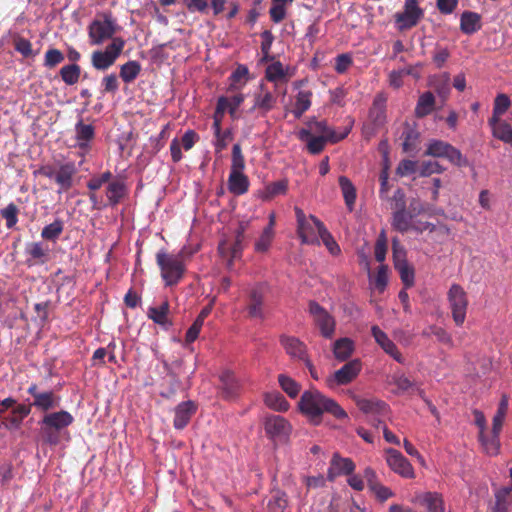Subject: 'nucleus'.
<instances>
[{
    "label": "nucleus",
    "mask_w": 512,
    "mask_h": 512,
    "mask_svg": "<svg viewBox=\"0 0 512 512\" xmlns=\"http://www.w3.org/2000/svg\"><path fill=\"white\" fill-rule=\"evenodd\" d=\"M500 434H493L491 437H488L485 432L483 434H479V440L488 455L495 456L499 453L500 450Z\"/></svg>",
    "instance_id": "a18cd8bd"
},
{
    "label": "nucleus",
    "mask_w": 512,
    "mask_h": 512,
    "mask_svg": "<svg viewBox=\"0 0 512 512\" xmlns=\"http://www.w3.org/2000/svg\"><path fill=\"white\" fill-rule=\"evenodd\" d=\"M81 74L80 66L77 64L65 65L60 69V76L67 85H74L78 82Z\"/></svg>",
    "instance_id": "de8ad7c7"
},
{
    "label": "nucleus",
    "mask_w": 512,
    "mask_h": 512,
    "mask_svg": "<svg viewBox=\"0 0 512 512\" xmlns=\"http://www.w3.org/2000/svg\"><path fill=\"white\" fill-rule=\"evenodd\" d=\"M125 40L116 37L105 47L98 49L91 54V65L95 70L106 71L112 67L123 52Z\"/></svg>",
    "instance_id": "423d86ee"
},
{
    "label": "nucleus",
    "mask_w": 512,
    "mask_h": 512,
    "mask_svg": "<svg viewBox=\"0 0 512 512\" xmlns=\"http://www.w3.org/2000/svg\"><path fill=\"white\" fill-rule=\"evenodd\" d=\"M416 501L424 506L428 512H443L442 496L436 492H425L416 496Z\"/></svg>",
    "instance_id": "a878e982"
},
{
    "label": "nucleus",
    "mask_w": 512,
    "mask_h": 512,
    "mask_svg": "<svg viewBox=\"0 0 512 512\" xmlns=\"http://www.w3.org/2000/svg\"><path fill=\"white\" fill-rule=\"evenodd\" d=\"M319 239H321L322 243L325 245L331 255L337 256L340 254L341 249L339 245L326 228H322V233L319 235Z\"/></svg>",
    "instance_id": "6e6d98bb"
},
{
    "label": "nucleus",
    "mask_w": 512,
    "mask_h": 512,
    "mask_svg": "<svg viewBox=\"0 0 512 512\" xmlns=\"http://www.w3.org/2000/svg\"><path fill=\"white\" fill-rule=\"evenodd\" d=\"M141 72V64L136 60H129L120 66L119 76L126 84L132 83Z\"/></svg>",
    "instance_id": "4c0bfd02"
},
{
    "label": "nucleus",
    "mask_w": 512,
    "mask_h": 512,
    "mask_svg": "<svg viewBox=\"0 0 512 512\" xmlns=\"http://www.w3.org/2000/svg\"><path fill=\"white\" fill-rule=\"evenodd\" d=\"M104 93L115 94L119 90V81L115 73L104 76L101 80Z\"/></svg>",
    "instance_id": "e2e57ef3"
},
{
    "label": "nucleus",
    "mask_w": 512,
    "mask_h": 512,
    "mask_svg": "<svg viewBox=\"0 0 512 512\" xmlns=\"http://www.w3.org/2000/svg\"><path fill=\"white\" fill-rule=\"evenodd\" d=\"M447 299L449 307L452 312V318L457 326H461L466 319V312L468 306L467 294L464 289L458 284H452L448 293Z\"/></svg>",
    "instance_id": "6e6552de"
},
{
    "label": "nucleus",
    "mask_w": 512,
    "mask_h": 512,
    "mask_svg": "<svg viewBox=\"0 0 512 512\" xmlns=\"http://www.w3.org/2000/svg\"><path fill=\"white\" fill-rule=\"evenodd\" d=\"M265 404L276 411H287L289 403L285 397L278 391L268 392L265 395Z\"/></svg>",
    "instance_id": "c03bdc74"
},
{
    "label": "nucleus",
    "mask_w": 512,
    "mask_h": 512,
    "mask_svg": "<svg viewBox=\"0 0 512 512\" xmlns=\"http://www.w3.org/2000/svg\"><path fill=\"white\" fill-rule=\"evenodd\" d=\"M435 103L434 95L431 92L423 93L417 102L415 114L417 117H424L430 114L433 110Z\"/></svg>",
    "instance_id": "37998d69"
},
{
    "label": "nucleus",
    "mask_w": 512,
    "mask_h": 512,
    "mask_svg": "<svg viewBox=\"0 0 512 512\" xmlns=\"http://www.w3.org/2000/svg\"><path fill=\"white\" fill-rule=\"evenodd\" d=\"M58 403L59 398L52 391L41 392L35 395V400L33 401V405L42 411L52 409L58 406Z\"/></svg>",
    "instance_id": "ea45409f"
},
{
    "label": "nucleus",
    "mask_w": 512,
    "mask_h": 512,
    "mask_svg": "<svg viewBox=\"0 0 512 512\" xmlns=\"http://www.w3.org/2000/svg\"><path fill=\"white\" fill-rule=\"evenodd\" d=\"M95 136V127L92 124L84 123L83 118L80 117L74 126V147L82 153H87L91 149Z\"/></svg>",
    "instance_id": "4468645a"
},
{
    "label": "nucleus",
    "mask_w": 512,
    "mask_h": 512,
    "mask_svg": "<svg viewBox=\"0 0 512 512\" xmlns=\"http://www.w3.org/2000/svg\"><path fill=\"white\" fill-rule=\"evenodd\" d=\"M128 193L127 185L123 179H113L105 189L107 207H116Z\"/></svg>",
    "instance_id": "6ab92c4d"
},
{
    "label": "nucleus",
    "mask_w": 512,
    "mask_h": 512,
    "mask_svg": "<svg viewBox=\"0 0 512 512\" xmlns=\"http://www.w3.org/2000/svg\"><path fill=\"white\" fill-rule=\"evenodd\" d=\"M63 228V222L60 219H56L42 229L41 237L45 240L55 241L62 233Z\"/></svg>",
    "instance_id": "8fccbe9b"
},
{
    "label": "nucleus",
    "mask_w": 512,
    "mask_h": 512,
    "mask_svg": "<svg viewBox=\"0 0 512 512\" xmlns=\"http://www.w3.org/2000/svg\"><path fill=\"white\" fill-rule=\"evenodd\" d=\"M277 97L273 92L268 90L266 86L261 83L259 92L254 94V104L252 110H259L262 115L270 112L276 105Z\"/></svg>",
    "instance_id": "f3484780"
},
{
    "label": "nucleus",
    "mask_w": 512,
    "mask_h": 512,
    "mask_svg": "<svg viewBox=\"0 0 512 512\" xmlns=\"http://www.w3.org/2000/svg\"><path fill=\"white\" fill-rule=\"evenodd\" d=\"M412 215L406 211V209H398L393 213L392 226L397 231L404 233L407 232L411 227Z\"/></svg>",
    "instance_id": "a19ab883"
},
{
    "label": "nucleus",
    "mask_w": 512,
    "mask_h": 512,
    "mask_svg": "<svg viewBox=\"0 0 512 512\" xmlns=\"http://www.w3.org/2000/svg\"><path fill=\"white\" fill-rule=\"evenodd\" d=\"M73 421V416L65 410L46 414L41 421L45 441L50 445H57L60 435Z\"/></svg>",
    "instance_id": "20e7f679"
},
{
    "label": "nucleus",
    "mask_w": 512,
    "mask_h": 512,
    "mask_svg": "<svg viewBox=\"0 0 512 512\" xmlns=\"http://www.w3.org/2000/svg\"><path fill=\"white\" fill-rule=\"evenodd\" d=\"M355 344L352 339L343 337L336 340L333 344V354L339 361L347 360L353 353Z\"/></svg>",
    "instance_id": "473e14b6"
},
{
    "label": "nucleus",
    "mask_w": 512,
    "mask_h": 512,
    "mask_svg": "<svg viewBox=\"0 0 512 512\" xmlns=\"http://www.w3.org/2000/svg\"><path fill=\"white\" fill-rule=\"evenodd\" d=\"M168 313L169 303L167 301H164L159 306L149 307L147 311V316L154 323L164 328H169L171 326V322L168 319Z\"/></svg>",
    "instance_id": "cd10ccee"
},
{
    "label": "nucleus",
    "mask_w": 512,
    "mask_h": 512,
    "mask_svg": "<svg viewBox=\"0 0 512 512\" xmlns=\"http://www.w3.org/2000/svg\"><path fill=\"white\" fill-rule=\"evenodd\" d=\"M312 92L310 90H299L295 96L292 110L295 118L299 119L311 107Z\"/></svg>",
    "instance_id": "f704fd0d"
},
{
    "label": "nucleus",
    "mask_w": 512,
    "mask_h": 512,
    "mask_svg": "<svg viewBox=\"0 0 512 512\" xmlns=\"http://www.w3.org/2000/svg\"><path fill=\"white\" fill-rule=\"evenodd\" d=\"M285 76V71L281 62L277 61L270 64L265 71V77L268 81L276 82Z\"/></svg>",
    "instance_id": "bf43d9fd"
},
{
    "label": "nucleus",
    "mask_w": 512,
    "mask_h": 512,
    "mask_svg": "<svg viewBox=\"0 0 512 512\" xmlns=\"http://www.w3.org/2000/svg\"><path fill=\"white\" fill-rule=\"evenodd\" d=\"M425 335H433L436 337V339L444 344L451 345L452 344V338L451 335L443 328L432 326L429 328L428 331L424 332Z\"/></svg>",
    "instance_id": "338daca9"
},
{
    "label": "nucleus",
    "mask_w": 512,
    "mask_h": 512,
    "mask_svg": "<svg viewBox=\"0 0 512 512\" xmlns=\"http://www.w3.org/2000/svg\"><path fill=\"white\" fill-rule=\"evenodd\" d=\"M195 412V405L192 401H185L175 408L173 425L176 429H183L190 421Z\"/></svg>",
    "instance_id": "b1692460"
},
{
    "label": "nucleus",
    "mask_w": 512,
    "mask_h": 512,
    "mask_svg": "<svg viewBox=\"0 0 512 512\" xmlns=\"http://www.w3.org/2000/svg\"><path fill=\"white\" fill-rule=\"evenodd\" d=\"M386 462L389 468L403 478L412 479L415 477L414 469L407 458L398 450L389 448L386 450Z\"/></svg>",
    "instance_id": "ddd939ff"
},
{
    "label": "nucleus",
    "mask_w": 512,
    "mask_h": 512,
    "mask_svg": "<svg viewBox=\"0 0 512 512\" xmlns=\"http://www.w3.org/2000/svg\"><path fill=\"white\" fill-rule=\"evenodd\" d=\"M401 137L403 139L402 148L404 152L409 153L416 149L419 140V133L415 129L407 127L402 132Z\"/></svg>",
    "instance_id": "09e8293b"
},
{
    "label": "nucleus",
    "mask_w": 512,
    "mask_h": 512,
    "mask_svg": "<svg viewBox=\"0 0 512 512\" xmlns=\"http://www.w3.org/2000/svg\"><path fill=\"white\" fill-rule=\"evenodd\" d=\"M2 217L6 220V227L8 229L13 228L18 222V208L14 203L8 204L4 209L1 210Z\"/></svg>",
    "instance_id": "13d9d810"
},
{
    "label": "nucleus",
    "mask_w": 512,
    "mask_h": 512,
    "mask_svg": "<svg viewBox=\"0 0 512 512\" xmlns=\"http://www.w3.org/2000/svg\"><path fill=\"white\" fill-rule=\"evenodd\" d=\"M264 429L270 439L274 441H285L288 439L292 427L284 417L280 415H270L265 419Z\"/></svg>",
    "instance_id": "f8f14e48"
},
{
    "label": "nucleus",
    "mask_w": 512,
    "mask_h": 512,
    "mask_svg": "<svg viewBox=\"0 0 512 512\" xmlns=\"http://www.w3.org/2000/svg\"><path fill=\"white\" fill-rule=\"evenodd\" d=\"M279 384L281 388L291 397L295 398L300 392V385L292 378L286 375H279Z\"/></svg>",
    "instance_id": "864d4df0"
},
{
    "label": "nucleus",
    "mask_w": 512,
    "mask_h": 512,
    "mask_svg": "<svg viewBox=\"0 0 512 512\" xmlns=\"http://www.w3.org/2000/svg\"><path fill=\"white\" fill-rule=\"evenodd\" d=\"M386 252H387V239L385 236V232L382 231L377 238L376 244H375V259L378 262H383L386 258Z\"/></svg>",
    "instance_id": "69168bd1"
},
{
    "label": "nucleus",
    "mask_w": 512,
    "mask_h": 512,
    "mask_svg": "<svg viewBox=\"0 0 512 512\" xmlns=\"http://www.w3.org/2000/svg\"><path fill=\"white\" fill-rule=\"evenodd\" d=\"M117 30V21L110 12L99 14L87 27L89 44L100 46L108 40L112 41Z\"/></svg>",
    "instance_id": "f03ea898"
},
{
    "label": "nucleus",
    "mask_w": 512,
    "mask_h": 512,
    "mask_svg": "<svg viewBox=\"0 0 512 512\" xmlns=\"http://www.w3.org/2000/svg\"><path fill=\"white\" fill-rule=\"evenodd\" d=\"M309 130L321 133L320 136H324L329 139L330 142L335 143L344 139L350 133L351 126L346 127L343 132L337 133L327 125L326 121H314L313 123H310Z\"/></svg>",
    "instance_id": "5701e85b"
},
{
    "label": "nucleus",
    "mask_w": 512,
    "mask_h": 512,
    "mask_svg": "<svg viewBox=\"0 0 512 512\" xmlns=\"http://www.w3.org/2000/svg\"><path fill=\"white\" fill-rule=\"evenodd\" d=\"M156 262L166 286L177 284L183 277L185 265L181 254L167 253L160 250L156 254Z\"/></svg>",
    "instance_id": "7ed1b4c3"
},
{
    "label": "nucleus",
    "mask_w": 512,
    "mask_h": 512,
    "mask_svg": "<svg viewBox=\"0 0 512 512\" xmlns=\"http://www.w3.org/2000/svg\"><path fill=\"white\" fill-rule=\"evenodd\" d=\"M220 381L222 383V389L226 398H233L237 395L240 383L235 374L232 371L225 370L220 376Z\"/></svg>",
    "instance_id": "7c9ffc66"
},
{
    "label": "nucleus",
    "mask_w": 512,
    "mask_h": 512,
    "mask_svg": "<svg viewBox=\"0 0 512 512\" xmlns=\"http://www.w3.org/2000/svg\"><path fill=\"white\" fill-rule=\"evenodd\" d=\"M423 17V10L418 5V0H405L404 11L395 14V24L400 30H407L417 25Z\"/></svg>",
    "instance_id": "9d476101"
},
{
    "label": "nucleus",
    "mask_w": 512,
    "mask_h": 512,
    "mask_svg": "<svg viewBox=\"0 0 512 512\" xmlns=\"http://www.w3.org/2000/svg\"><path fill=\"white\" fill-rule=\"evenodd\" d=\"M309 313L313 317L315 325L319 328L320 334L326 339H331L336 328L334 317L315 301L309 303Z\"/></svg>",
    "instance_id": "1a4fd4ad"
},
{
    "label": "nucleus",
    "mask_w": 512,
    "mask_h": 512,
    "mask_svg": "<svg viewBox=\"0 0 512 512\" xmlns=\"http://www.w3.org/2000/svg\"><path fill=\"white\" fill-rule=\"evenodd\" d=\"M272 6L270 7V18L274 23L282 22L287 15V6L291 5L294 0H271Z\"/></svg>",
    "instance_id": "79ce46f5"
},
{
    "label": "nucleus",
    "mask_w": 512,
    "mask_h": 512,
    "mask_svg": "<svg viewBox=\"0 0 512 512\" xmlns=\"http://www.w3.org/2000/svg\"><path fill=\"white\" fill-rule=\"evenodd\" d=\"M356 405L367 415L385 416L388 413V405L381 400L356 398Z\"/></svg>",
    "instance_id": "aec40b11"
},
{
    "label": "nucleus",
    "mask_w": 512,
    "mask_h": 512,
    "mask_svg": "<svg viewBox=\"0 0 512 512\" xmlns=\"http://www.w3.org/2000/svg\"><path fill=\"white\" fill-rule=\"evenodd\" d=\"M355 469V464L350 458H343L335 454L328 469V478L333 480L341 474L349 475Z\"/></svg>",
    "instance_id": "412c9836"
},
{
    "label": "nucleus",
    "mask_w": 512,
    "mask_h": 512,
    "mask_svg": "<svg viewBox=\"0 0 512 512\" xmlns=\"http://www.w3.org/2000/svg\"><path fill=\"white\" fill-rule=\"evenodd\" d=\"M386 97L378 94L373 100L372 107L369 110V120L375 128L381 127L386 121Z\"/></svg>",
    "instance_id": "4be33fe9"
},
{
    "label": "nucleus",
    "mask_w": 512,
    "mask_h": 512,
    "mask_svg": "<svg viewBox=\"0 0 512 512\" xmlns=\"http://www.w3.org/2000/svg\"><path fill=\"white\" fill-rule=\"evenodd\" d=\"M360 371L361 362L358 359L351 360L327 378V385L330 388H334L339 385H346L352 382L358 376Z\"/></svg>",
    "instance_id": "9b49d317"
},
{
    "label": "nucleus",
    "mask_w": 512,
    "mask_h": 512,
    "mask_svg": "<svg viewBox=\"0 0 512 512\" xmlns=\"http://www.w3.org/2000/svg\"><path fill=\"white\" fill-rule=\"evenodd\" d=\"M249 184V179L243 172H230L228 189L233 195L240 196L245 194L249 189Z\"/></svg>",
    "instance_id": "c85d7f7f"
},
{
    "label": "nucleus",
    "mask_w": 512,
    "mask_h": 512,
    "mask_svg": "<svg viewBox=\"0 0 512 512\" xmlns=\"http://www.w3.org/2000/svg\"><path fill=\"white\" fill-rule=\"evenodd\" d=\"M273 237L274 232H270V228H264L259 239L255 242V251L260 253L266 252L271 245Z\"/></svg>",
    "instance_id": "052dcab7"
},
{
    "label": "nucleus",
    "mask_w": 512,
    "mask_h": 512,
    "mask_svg": "<svg viewBox=\"0 0 512 512\" xmlns=\"http://www.w3.org/2000/svg\"><path fill=\"white\" fill-rule=\"evenodd\" d=\"M371 333L376 343L384 350L385 353L391 356L398 363H405V358L398 351L396 344L384 331H382L378 326H372Z\"/></svg>",
    "instance_id": "2eb2a0df"
},
{
    "label": "nucleus",
    "mask_w": 512,
    "mask_h": 512,
    "mask_svg": "<svg viewBox=\"0 0 512 512\" xmlns=\"http://www.w3.org/2000/svg\"><path fill=\"white\" fill-rule=\"evenodd\" d=\"M65 57L64 54L56 49V48H50L46 51L44 56V66L46 68H53L56 65L62 63L64 61Z\"/></svg>",
    "instance_id": "4d7b16f0"
},
{
    "label": "nucleus",
    "mask_w": 512,
    "mask_h": 512,
    "mask_svg": "<svg viewBox=\"0 0 512 512\" xmlns=\"http://www.w3.org/2000/svg\"><path fill=\"white\" fill-rule=\"evenodd\" d=\"M460 29L467 35L474 34L481 29V17L478 13L465 11L460 18Z\"/></svg>",
    "instance_id": "c756f323"
},
{
    "label": "nucleus",
    "mask_w": 512,
    "mask_h": 512,
    "mask_svg": "<svg viewBox=\"0 0 512 512\" xmlns=\"http://www.w3.org/2000/svg\"><path fill=\"white\" fill-rule=\"evenodd\" d=\"M288 189V182L287 180H279L276 182H272L267 184L263 190L260 191L259 197L263 201H270L274 197L278 195H284L286 194Z\"/></svg>",
    "instance_id": "72a5a7b5"
},
{
    "label": "nucleus",
    "mask_w": 512,
    "mask_h": 512,
    "mask_svg": "<svg viewBox=\"0 0 512 512\" xmlns=\"http://www.w3.org/2000/svg\"><path fill=\"white\" fill-rule=\"evenodd\" d=\"M243 101V94H236L231 98L221 96L217 100L216 113H220V115H223L225 111L228 110L230 115L234 116L236 110L243 103Z\"/></svg>",
    "instance_id": "2f4dec72"
},
{
    "label": "nucleus",
    "mask_w": 512,
    "mask_h": 512,
    "mask_svg": "<svg viewBox=\"0 0 512 512\" xmlns=\"http://www.w3.org/2000/svg\"><path fill=\"white\" fill-rule=\"evenodd\" d=\"M392 254H393V262L394 266L400 263H407L406 260V250L400 244L397 238H393L392 240Z\"/></svg>",
    "instance_id": "0e129e2a"
},
{
    "label": "nucleus",
    "mask_w": 512,
    "mask_h": 512,
    "mask_svg": "<svg viewBox=\"0 0 512 512\" xmlns=\"http://www.w3.org/2000/svg\"><path fill=\"white\" fill-rule=\"evenodd\" d=\"M390 383L396 386L395 394H404L416 387V383L400 371H395L391 376Z\"/></svg>",
    "instance_id": "58836bf2"
},
{
    "label": "nucleus",
    "mask_w": 512,
    "mask_h": 512,
    "mask_svg": "<svg viewBox=\"0 0 512 512\" xmlns=\"http://www.w3.org/2000/svg\"><path fill=\"white\" fill-rule=\"evenodd\" d=\"M295 216L297 220V233L303 244H320L319 235L322 228H326L324 224L315 216H307L304 211L295 207Z\"/></svg>",
    "instance_id": "39448f33"
},
{
    "label": "nucleus",
    "mask_w": 512,
    "mask_h": 512,
    "mask_svg": "<svg viewBox=\"0 0 512 512\" xmlns=\"http://www.w3.org/2000/svg\"><path fill=\"white\" fill-rule=\"evenodd\" d=\"M49 249L41 242L30 243L26 247V253L34 260L45 262Z\"/></svg>",
    "instance_id": "3c124183"
},
{
    "label": "nucleus",
    "mask_w": 512,
    "mask_h": 512,
    "mask_svg": "<svg viewBox=\"0 0 512 512\" xmlns=\"http://www.w3.org/2000/svg\"><path fill=\"white\" fill-rule=\"evenodd\" d=\"M339 186L341 188L343 198L347 209L352 212L356 201V189L353 183L346 176H340Z\"/></svg>",
    "instance_id": "c9c22d12"
},
{
    "label": "nucleus",
    "mask_w": 512,
    "mask_h": 512,
    "mask_svg": "<svg viewBox=\"0 0 512 512\" xmlns=\"http://www.w3.org/2000/svg\"><path fill=\"white\" fill-rule=\"evenodd\" d=\"M488 124L491 127L492 134L495 138L512 146V126L509 123L498 118L495 121H493V119H489Z\"/></svg>",
    "instance_id": "393cba45"
},
{
    "label": "nucleus",
    "mask_w": 512,
    "mask_h": 512,
    "mask_svg": "<svg viewBox=\"0 0 512 512\" xmlns=\"http://www.w3.org/2000/svg\"><path fill=\"white\" fill-rule=\"evenodd\" d=\"M511 106L510 98L506 94H498L494 100L492 116L489 119L495 121L501 118Z\"/></svg>",
    "instance_id": "49530a36"
},
{
    "label": "nucleus",
    "mask_w": 512,
    "mask_h": 512,
    "mask_svg": "<svg viewBox=\"0 0 512 512\" xmlns=\"http://www.w3.org/2000/svg\"><path fill=\"white\" fill-rule=\"evenodd\" d=\"M299 139L306 142L307 149L311 154L320 153L329 139L324 136H313L308 129H301L299 131Z\"/></svg>",
    "instance_id": "bb28decb"
},
{
    "label": "nucleus",
    "mask_w": 512,
    "mask_h": 512,
    "mask_svg": "<svg viewBox=\"0 0 512 512\" xmlns=\"http://www.w3.org/2000/svg\"><path fill=\"white\" fill-rule=\"evenodd\" d=\"M425 155L436 158H445L451 164L458 167H465L468 165V159L461 153L459 149L442 140H430L427 143Z\"/></svg>",
    "instance_id": "0eeeda50"
},
{
    "label": "nucleus",
    "mask_w": 512,
    "mask_h": 512,
    "mask_svg": "<svg viewBox=\"0 0 512 512\" xmlns=\"http://www.w3.org/2000/svg\"><path fill=\"white\" fill-rule=\"evenodd\" d=\"M265 293L266 286L264 284H257L251 289L249 293L250 304L248 306V313L251 317L264 319L263 301Z\"/></svg>",
    "instance_id": "a211bd4d"
},
{
    "label": "nucleus",
    "mask_w": 512,
    "mask_h": 512,
    "mask_svg": "<svg viewBox=\"0 0 512 512\" xmlns=\"http://www.w3.org/2000/svg\"><path fill=\"white\" fill-rule=\"evenodd\" d=\"M299 407L301 412L315 424L320 423L324 413H329L337 419L348 418V414L336 401L316 389L307 390L302 394Z\"/></svg>",
    "instance_id": "f257e3e1"
},
{
    "label": "nucleus",
    "mask_w": 512,
    "mask_h": 512,
    "mask_svg": "<svg viewBox=\"0 0 512 512\" xmlns=\"http://www.w3.org/2000/svg\"><path fill=\"white\" fill-rule=\"evenodd\" d=\"M398 271L400 278L406 288H410L414 285V269L409 265V263H400L394 266Z\"/></svg>",
    "instance_id": "603ef678"
},
{
    "label": "nucleus",
    "mask_w": 512,
    "mask_h": 512,
    "mask_svg": "<svg viewBox=\"0 0 512 512\" xmlns=\"http://www.w3.org/2000/svg\"><path fill=\"white\" fill-rule=\"evenodd\" d=\"M280 343L285 352L292 358L299 361H305L308 357L307 346L299 338L294 336L282 335Z\"/></svg>",
    "instance_id": "dca6fc26"
},
{
    "label": "nucleus",
    "mask_w": 512,
    "mask_h": 512,
    "mask_svg": "<svg viewBox=\"0 0 512 512\" xmlns=\"http://www.w3.org/2000/svg\"><path fill=\"white\" fill-rule=\"evenodd\" d=\"M245 168V160L242 154L240 144H234L232 148L231 171L242 173Z\"/></svg>",
    "instance_id": "5fc2aeb1"
},
{
    "label": "nucleus",
    "mask_w": 512,
    "mask_h": 512,
    "mask_svg": "<svg viewBox=\"0 0 512 512\" xmlns=\"http://www.w3.org/2000/svg\"><path fill=\"white\" fill-rule=\"evenodd\" d=\"M416 169H417L416 161L405 159V160H402L398 164L396 172L399 176L404 177V176H409V175L415 173Z\"/></svg>",
    "instance_id": "774afa93"
},
{
    "label": "nucleus",
    "mask_w": 512,
    "mask_h": 512,
    "mask_svg": "<svg viewBox=\"0 0 512 512\" xmlns=\"http://www.w3.org/2000/svg\"><path fill=\"white\" fill-rule=\"evenodd\" d=\"M75 173L74 165L66 163L60 166L56 171L55 181L63 190H68L72 186V177Z\"/></svg>",
    "instance_id": "e433bc0d"
},
{
    "label": "nucleus",
    "mask_w": 512,
    "mask_h": 512,
    "mask_svg": "<svg viewBox=\"0 0 512 512\" xmlns=\"http://www.w3.org/2000/svg\"><path fill=\"white\" fill-rule=\"evenodd\" d=\"M112 173L110 171H105L100 175L93 176L88 182H87V188L90 191H96L100 189L104 184H108L110 181H112Z\"/></svg>",
    "instance_id": "680f3d73"
}]
</instances>
